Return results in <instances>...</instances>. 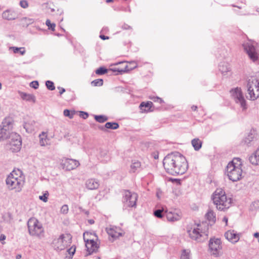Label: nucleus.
I'll return each instance as SVG.
<instances>
[{
    "label": "nucleus",
    "mask_w": 259,
    "mask_h": 259,
    "mask_svg": "<svg viewBox=\"0 0 259 259\" xmlns=\"http://www.w3.org/2000/svg\"><path fill=\"white\" fill-rule=\"evenodd\" d=\"M163 164L166 171L173 176L183 175L188 168L186 158L178 152L166 155L163 159Z\"/></svg>",
    "instance_id": "1"
},
{
    "label": "nucleus",
    "mask_w": 259,
    "mask_h": 259,
    "mask_svg": "<svg viewBox=\"0 0 259 259\" xmlns=\"http://www.w3.org/2000/svg\"><path fill=\"white\" fill-rule=\"evenodd\" d=\"M211 199L217 209L225 211L231 205L232 199L228 197L222 189H217L211 196Z\"/></svg>",
    "instance_id": "2"
},
{
    "label": "nucleus",
    "mask_w": 259,
    "mask_h": 259,
    "mask_svg": "<svg viewBox=\"0 0 259 259\" xmlns=\"http://www.w3.org/2000/svg\"><path fill=\"white\" fill-rule=\"evenodd\" d=\"M18 172L13 170L7 177L6 184L8 188L10 190H14L16 192H20L24 185V177L22 175V172L18 170Z\"/></svg>",
    "instance_id": "3"
},
{
    "label": "nucleus",
    "mask_w": 259,
    "mask_h": 259,
    "mask_svg": "<svg viewBox=\"0 0 259 259\" xmlns=\"http://www.w3.org/2000/svg\"><path fill=\"white\" fill-rule=\"evenodd\" d=\"M226 172L229 179L233 182L240 180L242 176L241 159L239 158H234L232 161L228 164Z\"/></svg>",
    "instance_id": "4"
},
{
    "label": "nucleus",
    "mask_w": 259,
    "mask_h": 259,
    "mask_svg": "<svg viewBox=\"0 0 259 259\" xmlns=\"http://www.w3.org/2000/svg\"><path fill=\"white\" fill-rule=\"evenodd\" d=\"M208 225L206 222L198 224L196 227L191 228L188 231L190 237L197 242L205 240L208 237Z\"/></svg>",
    "instance_id": "5"
},
{
    "label": "nucleus",
    "mask_w": 259,
    "mask_h": 259,
    "mask_svg": "<svg viewBox=\"0 0 259 259\" xmlns=\"http://www.w3.org/2000/svg\"><path fill=\"white\" fill-rule=\"evenodd\" d=\"M30 235L41 238L44 236V229L40 222L35 218H30L27 222Z\"/></svg>",
    "instance_id": "6"
},
{
    "label": "nucleus",
    "mask_w": 259,
    "mask_h": 259,
    "mask_svg": "<svg viewBox=\"0 0 259 259\" xmlns=\"http://www.w3.org/2000/svg\"><path fill=\"white\" fill-rule=\"evenodd\" d=\"M248 96L246 98L255 100L259 98V79L255 77L248 79L247 84Z\"/></svg>",
    "instance_id": "7"
},
{
    "label": "nucleus",
    "mask_w": 259,
    "mask_h": 259,
    "mask_svg": "<svg viewBox=\"0 0 259 259\" xmlns=\"http://www.w3.org/2000/svg\"><path fill=\"white\" fill-rule=\"evenodd\" d=\"M71 237L69 234H62L54 239L52 246L55 250L60 251L64 249L71 242Z\"/></svg>",
    "instance_id": "8"
},
{
    "label": "nucleus",
    "mask_w": 259,
    "mask_h": 259,
    "mask_svg": "<svg viewBox=\"0 0 259 259\" xmlns=\"http://www.w3.org/2000/svg\"><path fill=\"white\" fill-rule=\"evenodd\" d=\"M22 141L19 135L16 133H12L9 136L10 149L13 152H17L21 149Z\"/></svg>",
    "instance_id": "9"
},
{
    "label": "nucleus",
    "mask_w": 259,
    "mask_h": 259,
    "mask_svg": "<svg viewBox=\"0 0 259 259\" xmlns=\"http://www.w3.org/2000/svg\"><path fill=\"white\" fill-rule=\"evenodd\" d=\"M138 194L128 190L125 191L123 194V202L126 207H135L138 199Z\"/></svg>",
    "instance_id": "10"
},
{
    "label": "nucleus",
    "mask_w": 259,
    "mask_h": 259,
    "mask_svg": "<svg viewBox=\"0 0 259 259\" xmlns=\"http://www.w3.org/2000/svg\"><path fill=\"white\" fill-rule=\"evenodd\" d=\"M222 249V242L220 239L211 238L209 242V250L211 254L218 256L221 253Z\"/></svg>",
    "instance_id": "11"
},
{
    "label": "nucleus",
    "mask_w": 259,
    "mask_h": 259,
    "mask_svg": "<svg viewBox=\"0 0 259 259\" xmlns=\"http://www.w3.org/2000/svg\"><path fill=\"white\" fill-rule=\"evenodd\" d=\"M230 92L236 103L239 104L243 110L246 109V101L243 96L241 89L236 88L232 89Z\"/></svg>",
    "instance_id": "12"
},
{
    "label": "nucleus",
    "mask_w": 259,
    "mask_h": 259,
    "mask_svg": "<svg viewBox=\"0 0 259 259\" xmlns=\"http://www.w3.org/2000/svg\"><path fill=\"white\" fill-rule=\"evenodd\" d=\"M243 48L249 58L253 62L257 60L258 58V53L255 48L254 43L248 41L243 45Z\"/></svg>",
    "instance_id": "13"
},
{
    "label": "nucleus",
    "mask_w": 259,
    "mask_h": 259,
    "mask_svg": "<svg viewBox=\"0 0 259 259\" xmlns=\"http://www.w3.org/2000/svg\"><path fill=\"white\" fill-rule=\"evenodd\" d=\"M88 233L83 234V239L85 242V246L87 248V251L89 254H91L92 253L95 252L97 250L99 246L97 242H96L93 239H87L85 235H88Z\"/></svg>",
    "instance_id": "14"
},
{
    "label": "nucleus",
    "mask_w": 259,
    "mask_h": 259,
    "mask_svg": "<svg viewBox=\"0 0 259 259\" xmlns=\"http://www.w3.org/2000/svg\"><path fill=\"white\" fill-rule=\"evenodd\" d=\"M79 162L73 159L66 158L62 161V166L63 169L66 170H71L75 169L79 165Z\"/></svg>",
    "instance_id": "15"
},
{
    "label": "nucleus",
    "mask_w": 259,
    "mask_h": 259,
    "mask_svg": "<svg viewBox=\"0 0 259 259\" xmlns=\"http://www.w3.org/2000/svg\"><path fill=\"white\" fill-rule=\"evenodd\" d=\"M108 234L113 238H116L121 236L123 234V231L120 228L114 226H110L106 228Z\"/></svg>",
    "instance_id": "16"
},
{
    "label": "nucleus",
    "mask_w": 259,
    "mask_h": 259,
    "mask_svg": "<svg viewBox=\"0 0 259 259\" xmlns=\"http://www.w3.org/2000/svg\"><path fill=\"white\" fill-rule=\"evenodd\" d=\"M226 238L233 243L237 242L239 239L240 236L239 234L234 230H229L225 234Z\"/></svg>",
    "instance_id": "17"
},
{
    "label": "nucleus",
    "mask_w": 259,
    "mask_h": 259,
    "mask_svg": "<svg viewBox=\"0 0 259 259\" xmlns=\"http://www.w3.org/2000/svg\"><path fill=\"white\" fill-rule=\"evenodd\" d=\"M2 18L7 20H14L18 18L17 13L12 9H8L2 13Z\"/></svg>",
    "instance_id": "18"
},
{
    "label": "nucleus",
    "mask_w": 259,
    "mask_h": 259,
    "mask_svg": "<svg viewBox=\"0 0 259 259\" xmlns=\"http://www.w3.org/2000/svg\"><path fill=\"white\" fill-rule=\"evenodd\" d=\"M257 133L256 130L251 129L247 135L244 137L242 142L247 145H249L251 142L256 138Z\"/></svg>",
    "instance_id": "19"
},
{
    "label": "nucleus",
    "mask_w": 259,
    "mask_h": 259,
    "mask_svg": "<svg viewBox=\"0 0 259 259\" xmlns=\"http://www.w3.org/2000/svg\"><path fill=\"white\" fill-rule=\"evenodd\" d=\"M85 187L89 190H96L98 188L100 184L98 180L95 179H89L85 182Z\"/></svg>",
    "instance_id": "20"
},
{
    "label": "nucleus",
    "mask_w": 259,
    "mask_h": 259,
    "mask_svg": "<svg viewBox=\"0 0 259 259\" xmlns=\"http://www.w3.org/2000/svg\"><path fill=\"white\" fill-rule=\"evenodd\" d=\"M166 217L167 221L171 222L179 221L181 218V215L178 212L172 211H168V210L166 213Z\"/></svg>",
    "instance_id": "21"
},
{
    "label": "nucleus",
    "mask_w": 259,
    "mask_h": 259,
    "mask_svg": "<svg viewBox=\"0 0 259 259\" xmlns=\"http://www.w3.org/2000/svg\"><path fill=\"white\" fill-rule=\"evenodd\" d=\"M36 122L33 120L25 122L23 125L26 132L31 133L35 130Z\"/></svg>",
    "instance_id": "22"
},
{
    "label": "nucleus",
    "mask_w": 259,
    "mask_h": 259,
    "mask_svg": "<svg viewBox=\"0 0 259 259\" xmlns=\"http://www.w3.org/2000/svg\"><path fill=\"white\" fill-rule=\"evenodd\" d=\"M249 160L252 164L259 165V148L250 156Z\"/></svg>",
    "instance_id": "23"
},
{
    "label": "nucleus",
    "mask_w": 259,
    "mask_h": 259,
    "mask_svg": "<svg viewBox=\"0 0 259 259\" xmlns=\"http://www.w3.org/2000/svg\"><path fill=\"white\" fill-rule=\"evenodd\" d=\"M157 207L158 209L154 211L153 214L156 218L161 219L163 217V212H165L166 213L167 209L166 206L164 205L157 206Z\"/></svg>",
    "instance_id": "24"
},
{
    "label": "nucleus",
    "mask_w": 259,
    "mask_h": 259,
    "mask_svg": "<svg viewBox=\"0 0 259 259\" xmlns=\"http://www.w3.org/2000/svg\"><path fill=\"white\" fill-rule=\"evenodd\" d=\"M219 69L223 75H225L226 73L231 70L230 64L227 62L221 63L219 64Z\"/></svg>",
    "instance_id": "25"
},
{
    "label": "nucleus",
    "mask_w": 259,
    "mask_h": 259,
    "mask_svg": "<svg viewBox=\"0 0 259 259\" xmlns=\"http://www.w3.org/2000/svg\"><path fill=\"white\" fill-rule=\"evenodd\" d=\"M124 64V67L121 68H117V67L112 68H111L110 70L111 71H112L113 72H117L118 73H119L120 74H122L123 72L128 71L129 70H130L132 69V68H129L127 65L125 64L123 62H119L118 63L115 64V65H117V64Z\"/></svg>",
    "instance_id": "26"
},
{
    "label": "nucleus",
    "mask_w": 259,
    "mask_h": 259,
    "mask_svg": "<svg viewBox=\"0 0 259 259\" xmlns=\"http://www.w3.org/2000/svg\"><path fill=\"white\" fill-rule=\"evenodd\" d=\"M205 217L207 219V220L209 222V223L214 224L215 222V214L213 210L209 209L205 214Z\"/></svg>",
    "instance_id": "27"
},
{
    "label": "nucleus",
    "mask_w": 259,
    "mask_h": 259,
    "mask_svg": "<svg viewBox=\"0 0 259 259\" xmlns=\"http://www.w3.org/2000/svg\"><path fill=\"white\" fill-rule=\"evenodd\" d=\"M12 126V120L10 118H6L4 119L2 122L1 128H3V130L8 131Z\"/></svg>",
    "instance_id": "28"
},
{
    "label": "nucleus",
    "mask_w": 259,
    "mask_h": 259,
    "mask_svg": "<svg viewBox=\"0 0 259 259\" xmlns=\"http://www.w3.org/2000/svg\"><path fill=\"white\" fill-rule=\"evenodd\" d=\"M9 50L12 51L14 54H20L21 55H24L26 53V50L24 47H10Z\"/></svg>",
    "instance_id": "29"
},
{
    "label": "nucleus",
    "mask_w": 259,
    "mask_h": 259,
    "mask_svg": "<svg viewBox=\"0 0 259 259\" xmlns=\"http://www.w3.org/2000/svg\"><path fill=\"white\" fill-rule=\"evenodd\" d=\"M19 94L23 100L35 102V97L32 95L23 92H19Z\"/></svg>",
    "instance_id": "30"
},
{
    "label": "nucleus",
    "mask_w": 259,
    "mask_h": 259,
    "mask_svg": "<svg viewBox=\"0 0 259 259\" xmlns=\"http://www.w3.org/2000/svg\"><path fill=\"white\" fill-rule=\"evenodd\" d=\"M141 162L138 160H134L131 165L130 171L135 172L138 170L141 167Z\"/></svg>",
    "instance_id": "31"
},
{
    "label": "nucleus",
    "mask_w": 259,
    "mask_h": 259,
    "mask_svg": "<svg viewBox=\"0 0 259 259\" xmlns=\"http://www.w3.org/2000/svg\"><path fill=\"white\" fill-rule=\"evenodd\" d=\"M192 145L196 151H198L202 146V142L198 138L194 139L191 141Z\"/></svg>",
    "instance_id": "32"
},
{
    "label": "nucleus",
    "mask_w": 259,
    "mask_h": 259,
    "mask_svg": "<svg viewBox=\"0 0 259 259\" xmlns=\"http://www.w3.org/2000/svg\"><path fill=\"white\" fill-rule=\"evenodd\" d=\"M39 144L41 146H45L48 144V138L46 133L42 132L39 136Z\"/></svg>",
    "instance_id": "33"
},
{
    "label": "nucleus",
    "mask_w": 259,
    "mask_h": 259,
    "mask_svg": "<svg viewBox=\"0 0 259 259\" xmlns=\"http://www.w3.org/2000/svg\"><path fill=\"white\" fill-rule=\"evenodd\" d=\"M152 104V103L151 102H148L147 103L142 102L140 105V109L142 111H149L151 107Z\"/></svg>",
    "instance_id": "34"
},
{
    "label": "nucleus",
    "mask_w": 259,
    "mask_h": 259,
    "mask_svg": "<svg viewBox=\"0 0 259 259\" xmlns=\"http://www.w3.org/2000/svg\"><path fill=\"white\" fill-rule=\"evenodd\" d=\"M105 127L112 130H116L119 127V125L117 122H108L105 124Z\"/></svg>",
    "instance_id": "35"
},
{
    "label": "nucleus",
    "mask_w": 259,
    "mask_h": 259,
    "mask_svg": "<svg viewBox=\"0 0 259 259\" xmlns=\"http://www.w3.org/2000/svg\"><path fill=\"white\" fill-rule=\"evenodd\" d=\"M95 119L100 123H103L108 120V118L104 115H95Z\"/></svg>",
    "instance_id": "36"
},
{
    "label": "nucleus",
    "mask_w": 259,
    "mask_h": 259,
    "mask_svg": "<svg viewBox=\"0 0 259 259\" xmlns=\"http://www.w3.org/2000/svg\"><path fill=\"white\" fill-rule=\"evenodd\" d=\"M23 24L26 25V26L32 24L34 22V20L32 18H28L27 17H24L21 20Z\"/></svg>",
    "instance_id": "37"
},
{
    "label": "nucleus",
    "mask_w": 259,
    "mask_h": 259,
    "mask_svg": "<svg viewBox=\"0 0 259 259\" xmlns=\"http://www.w3.org/2000/svg\"><path fill=\"white\" fill-rule=\"evenodd\" d=\"M8 133L7 131L3 130V128H1L0 131V141H3L8 138Z\"/></svg>",
    "instance_id": "38"
},
{
    "label": "nucleus",
    "mask_w": 259,
    "mask_h": 259,
    "mask_svg": "<svg viewBox=\"0 0 259 259\" xmlns=\"http://www.w3.org/2000/svg\"><path fill=\"white\" fill-rule=\"evenodd\" d=\"M46 85L47 89L50 91H53L55 89L53 82L50 80H47L46 82Z\"/></svg>",
    "instance_id": "39"
},
{
    "label": "nucleus",
    "mask_w": 259,
    "mask_h": 259,
    "mask_svg": "<svg viewBox=\"0 0 259 259\" xmlns=\"http://www.w3.org/2000/svg\"><path fill=\"white\" fill-rule=\"evenodd\" d=\"M46 24L49 29H51L52 31L55 30L56 24L55 23H51V21L49 19L47 20Z\"/></svg>",
    "instance_id": "40"
},
{
    "label": "nucleus",
    "mask_w": 259,
    "mask_h": 259,
    "mask_svg": "<svg viewBox=\"0 0 259 259\" xmlns=\"http://www.w3.org/2000/svg\"><path fill=\"white\" fill-rule=\"evenodd\" d=\"M49 195V192L48 191H46L42 195L39 196V199L44 202H47L48 200Z\"/></svg>",
    "instance_id": "41"
},
{
    "label": "nucleus",
    "mask_w": 259,
    "mask_h": 259,
    "mask_svg": "<svg viewBox=\"0 0 259 259\" xmlns=\"http://www.w3.org/2000/svg\"><path fill=\"white\" fill-rule=\"evenodd\" d=\"M91 83L94 86H101L103 83V80L102 79H97L93 80Z\"/></svg>",
    "instance_id": "42"
},
{
    "label": "nucleus",
    "mask_w": 259,
    "mask_h": 259,
    "mask_svg": "<svg viewBox=\"0 0 259 259\" xmlns=\"http://www.w3.org/2000/svg\"><path fill=\"white\" fill-rule=\"evenodd\" d=\"M107 69L104 67H100L96 70V73L98 75H102L107 72Z\"/></svg>",
    "instance_id": "43"
},
{
    "label": "nucleus",
    "mask_w": 259,
    "mask_h": 259,
    "mask_svg": "<svg viewBox=\"0 0 259 259\" xmlns=\"http://www.w3.org/2000/svg\"><path fill=\"white\" fill-rule=\"evenodd\" d=\"M189 253L190 251L188 250H184L181 259H190Z\"/></svg>",
    "instance_id": "44"
},
{
    "label": "nucleus",
    "mask_w": 259,
    "mask_h": 259,
    "mask_svg": "<svg viewBox=\"0 0 259 259\" xmlns=\"http://www.w3.org/2000/svg\"><path fill=\"white\" fill-rule=\"evenodd\" d=\"M68 210L69 208L68 205L64 204L61 207L60 212L62 214H67L68 212Z\"/></svg>",
    "instance_id": "45"
},
{
    "label": "nucleus",
    "mask_w": 259,
    "mask_h": 259,
    "mask_svg": "<svg viewBox=\"0 0 259 259\" xmlns=\"http://www.w3.org/2000/svg\"><path fill=\"white\" fill-rule=\"evenodd\" d=\"M63 113L65 116L68 117L70 119L73 118V114L71 113L70 111L68 109L64 110Z\"/></svg>",
    "instance_id": "46"
},
{
    "label": "nucleus",
    "mask_w": 259,
    "mask_h": 259,
    "mask_svg": "<svg viewBox=\"0 0 259 259\" xmlns=\"http://www.w3.org/2000/svg\"><path fill=\"white\" fill-rule=\"evenodd\" d=\"M38 85H39V84H38V82L37 81H33L30 83V86L31 88H34L35 89H37L38 87Z\"/></svg>",
    "instance_id": "47"
},
{
    "label": "nucleus",
    "mask_w": 259,
    "mask_h": 259,
    "mask_svg": "<svg viewBox=\"0 0 259 259\" xmlns=\"http://www.w3.org/2000/svg\"><path fill=\"white\" fill-rule=\"evenodd\" d=\"M20 5L23 8H26L28 6V3L26 1H21L20 2Z\"/></svg>",
    "instance_id": "48"
},
{
    "label": "nucleus",
    "mask_w": 259,
    "mask_h": 259,
    "mask_svg": "<svg viewBox=\"0 0 259 259\" xmlns=\"http://www.w3.org/2000/svg\"><path fill=\"white\" fill-rule=\"evenodd\" d=\"M67 251H68V253L71 256H72L75 252V248L73 246H72L71 247H70L69 249H68Z\"/></svg>",
    "instance_id": "49"
},
{
    "label": "nucleus",
    "mask_w": 259,
    "mask_h": 259,
    "mask_svg": "<svg viewBox=\"0 0 259 259\" xmlns=\"http://www.w3.org/2000/svg\"><path fill=\"white\" fill-rule=\"evenodd\" d=\"M79 115L80 117H82L83 119H86L89 116L88 113L87 112H83V111H80Z\"/></svg>",
    "instance_id": "50"
},
{
    "label": "nucleus",
    "mask_w": 259,
    "mask_h": 259,
    "mask_svg": "<svg viewBox=\"0 0 259 259\" xmlns=\"http://www.w3.org/2000/svg\"><path fill=\"white\" fill-rule=\"evenodd\" d=\"M122 28L124 30L132 29L131 26L126 24H124L122 26Z\"/></svg>",
    "instance_id": "51"
},
{
    "label": "nucleus",
    "mask_w": 259,
    "mask_h": 259,
    "mask_svg": "<svg viewBox=\"0 0 259 259\" xmlns=\"http://www.w3.org/2000/svg\"><path fill=\"white\" fill-rule=\"evenodd\" d=\"M100 155L102 157H106L107 156V152L106 150L101 151Z\"/></svg>",
    "instance_id": "52"
},
{
    "label": "nucleus",
    "mask_w": 259,
    "mask_h": 259,
    "mask_svg": "<svg viewBox=\"0 0 259 259\" xmlns=\"http://www.w3.org/2000/svg\"><path fill=\"white\" fill-rule=\"evenodd\" d=\"M153 101L154 102H159V103H161L162 102V100L161 98H159V97H154L153 98Z\"/></svg>",
    "instance_id": "53"
},
{
    "label": "nucleus",
    "mask_w": 259,
    "mask_h": 259,
    "mask_svg": "<svg viewBox=\"0 0 259 259\" xmlns=\"http://www.w3.org/2000/svg\"><path fill=\"white\" fill-rule=\"evenodd\" d=\"M57 88L58 90H60V92H59L60 95H62L63 93H64L65 92V89H64L62 87H58Z\"/></svg>",
    "instance_id": "54"
},
{
    "label": "nucleus",
    "mask_w": 259,
    "mask_h": 259,
    "mask_svg": "<svg viewBox=\"0 0 259 259\" xmlns=\"http://www.w3.org/2000/svg\"><path fill=\"white\" fill-rule=\"evenodd\" d=\"M6 239V236L4 234H0V242H2Z\"/></svg>",
    "instance_id": "55"
},
{
    "label": "nucleus",
    "mask_w": 259,
    "mask_h": 259,
    "mask_svg": "<svg viewBox=\"0 0 259 259\" xmlns=\"http://www.w3.org/2000/svg\"><path fill=\"white\" fill-rule=\"evenodd\" d=\"M100 37L103 39V40H105V39H108L109 37L108 36H106L105 35H101L100 36Z\"/></svg>",
    "instance_id": "56"
},
{
    "label": "nucleus",
    "mask_w": 259,
    "mask_h": 259,
    "mask_svg": "<svg viewBox=\"0 0 259 259\" xmlns=\"http://www.w3.org/2000/svg\"><path fill=\"white\" fill-rule=\"evenodd\" d=\"M153 157L154 159H157L158 158V154L157 153H153Z\"/></svg>",
    "instance_id": "57"
},
{
    "label": "nucleus",
    "mask_w": 259,
    "mask_h": 259,
    "mask_svg": "<svg viewBox=\"0 0 259 259\" xmlns=\"http://www.w3.org/2000/svg\"><path fill=\"white\" fill-rule=\"evenodd\" d=\"M161 194V192L160 190H158L157 191L156 195H157L158 198H160V197Z\"/></svg>",
    "instance_id": "58"
},
{
    "label": "nucleus",
    "mask_w": 259,
    "mask_h": 259,
    "mask_svg": "<svg viewBox=\"0 0 259 259\" xmlns=\"http://www.w3.org/2000/svg\"><path fill=\"white\" fill-rule=\"evenodd\" d=\"M228 220V218L226 217H224V218L223 219V221L225 222L226 225L227 224Z\"/></svg>",
    "instance_id": "59"
},
{
    "label": "nucleus",
    "mask_w": 259,
    "mask_h": 259,
    "mask_svg": "<svg viewBox=\"0 0 259 259\" xmlns=\"http://www.w3.org/2000/svg\"><path fill=\"white\" fill-rule=\"evenodd\" d=\"M253 236L254 237L258 238H259V233H258V232L255 233L253 234Z\"/></svg>",
    "instance_id": "60"
},
{
    "label": "nucleus",
    "mask_w": 259,
    "mask_h": 259,
    "mask_svg": "<svg viewBox=\"0 0 259 259\" xmlns=\"http://www.w3.org/2000/svg\"><path fill=\"white\" fill-rule=\"evenodd\" d=\"M191 109H192V110H193L194 111H196L197 110V107L196 106L193 105L191 107Z\"/></svg>",
    "instance_id": "61"
},
{
    "label": "nucleus",
    "mask_w": 259,
    "mask_h": 259,
    "mask_svg": "<svg viewBox=\"0 0 259 259\" xmlns=\"http://www.w3.org/2000/svg\"><path fill=\"white\" fill-rule=\"evenodd\" d=\"M88 221L90 224H93L94 223V221L93 220H89Z\"/></svg>",
    "instance_id": "62"
},
{
    "label": "nucleus",
    "mask_w": 259,
    "mask_h": 259,
    "mask_svg": "<svg viewBox=\"0 0 259 259\" xmlns=\"http://www.w3.org/2000/svg\"><path fill=\"white\" fill-rule=\"evenodd\" d=\"M21 257V255L18 254V255H17L16 256V258H17V259H20Z\"/></svg>",
    "instance_id": "63"
},
{
    "label": "nucleus",
    "mask_w": 259,
    "mask_h": 259,
    "mask_svg": "<svg viewBox=\"0 0 259 259\" xmlns=\"http://www.w3.org/2000/svg\"><path fill=\"white\" fill-rule=\"evenodd\" d=\"M113 0H106V2L107 3L112 2Z\"/></svg>",
    "instance_id": "64"
}]
</instances>
